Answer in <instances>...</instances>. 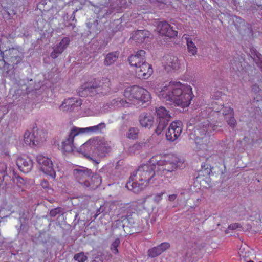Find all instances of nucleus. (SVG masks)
<instances>
[{
  "label": "nucleus",
  "mask_w": 262,
  "mask_h": 262,
  "mask_svg": "<svg viewBox=\"0 0 262 262\" xmlns=\"http://www.w3.org/2000/svg\"><path fill=\"white\" fill-rule=\"evenodd\" d=\"M106 124L101 122L97 125L86 128L73 127L68 135V137L62 142V149L64 153H70L74 150L75 147L73 140L75 137L79 134L89 133H101L102 130L105 128Z\"/></svg>",
  "instance_id": "7"
},
{
  "label": "nucleus",
  "mask_w": 262,
  "mask_h": 262,
  "mask_svg": "<svg viewBox=\"0 0 262 262\" xmlns=\"http://www.w3.org/2000/svg\"><path fill=\"white\" fill-rule=\"evenodd\" d=\"M149 32L146 30H137L133 35L132 38L137 43H142L148 37Z\"/></svg>",
  "instance_id": "26"
},
{
  "label": "nucleus",
  "mask_w": 262,
  "mask_h": 262,
  "mask_svg": "<svg viewBox=\"0 0 262 262\" xmlns=\"http://www.w3.org/2000/svg\"><path fill=\"white\" fill-rule=\"evenodd\" d=\"M177 195L175 194L169 195L168 200L170 201H173L177 198Z\"/></svg>",
  "instance_id": "52"
},
{
  "label": "nucleus",
  "mask_w": 262,
  "mask_h": 262,
  "mask_svg": "<svg viewBox=\"0 0 262 262\" xmlns=\"http://www.w3.org/2000/svg\"><path fill=\"white\" fill-rule=\"evenodd\" d=\"M157 29L159 34L162 36H165L169 38L177 36V32L166 21L159 22L157 25Z\"/></svg>",
  "instance_id": "16"
},
{
  "label": "nucleus",
  "mask_w": 262,
  "mask_h": 262,
  "mask_svg": "<svg viewBox=\"0 0 262 262\" xmlns=\"http://www.w3.org/2000/svg\"><path fill=\"white\" fill-rule=\"evenodd\" d=\"M64 49H63V47H61L59 45H57L56 47L53 48V51L51 53L50 56L53 59H55L60 54H61L64 51Z\"/></svg>",
  "instance_id": "33"
},
{
  "label": "nucleus",
  "mask_w": 262,
  "mask_h": 262,
  "mask_svg": "<svg viewBox=\"0 0 262 262\" xmlns=\"http://www.w3.org/2000/svg\"><path fill=\"white\" fill-rule=\"evenodd\" d=\"M165 62V69L170 71L171 69L177 70L180 68L178 58L172 55H166L164 57Z\"/></svg>",
  "instance_id": "20"
},
{
  "label": "nucleus",
  "mask_w": 262,
  "mask_h": 262,
  "mask_svg": "<svg viewBox=\"0 0 262 262\" xmlns=\"http://www.w3.org/2000/svg\"><path fill=\"white\" fill-rule=\"evenodd\" d=\"M249 54L262 71V55L254 48H250Z\"/></svg>",
  "instance_id": "25"
},
{
  "label": "nucleus",
  "mask_w": 262,
  "mask_h": 262,
  "mask_svg": "<svg viewBox=\"0 0 262 262\" xmlns=\"http://www.w3.org/2000/svg\"><path fill=\"white\" fill-rule=\"evenodd\" d=\"M247 262H253V261H252V260H250V261H247Z\"/></svg>",
  "instance_id": "62"
},
{
  "label": "nucleus",
  "mask_w": 262,
  "mask_h": 262,
  "mask_svg": "<svg viewBox=\"0 0 262 262\" xmlns=\"http://www.w3.org/2000/svg\"><path fill=\"white\" fill-rule=\"evenodd\" d=\"M70 25L72 26L73 28H74L75 26V25H73L72 24H70Z\"/></svg>",
  "instance_id": "60"
},
{
  "label": "nucleus",
  "mask_w": 262,
  "mask_h": 262,
  "mask_svg": "<svg viewBox=\"0 0 262 262\" xmlns=\"http://www.w3.org/2000/svg\"><path fill=\"white\" fill-rule=\"evenodd\" d=\"M252 90L255 93H257L260 90V89L256 84H255L252 86Z\"/></svg>",
  "instance_id": "51"
},
{
  "label": "nucleus",
  "mask_w": 262,
  "mask_h": 262,
  "mask_svg": "<svg viewBox=\"0 0 262 262\" xmlns=\"http://www.w3.org/2000/svg\"><path fill=\"white\" fill-rule=\"evenodd\" d=\"M16 83L22 90H25V94H29L34 90V88L32 85V83H29L28 85H27V83H29L28 79H20L17 80Z\"/></svg>",
  "instance_id": "27"
},
{
  "label": "nucleus",
  "mask_w": 262,
  "mask_h": 262,
  "mask_svg": "<svg viewBox=\"0 0 262 262\" xmlns=\"http://www.w3.org/2000/svg\"><path fill=\"white\" fill-rule=\"evenodd\" d=\"M108 41H104L103 43L100 45V46L97 49V52L98 53H100L102 52V50L104 49L106 45H107Z\"/></svg>",
  "instance_id": "48"
},
{
  "label": "nucleus",
  "mask_w": 262,
  "mask_h": 262,
  "mask_svg": "<svg viewBox=\"0 0 262 262\" xmlns=\"http://www.w3.org/2000/svg\"><path fill=\"white\" fill-rule=\"evenodd\" d=\"M119 52L118 51L112 52L106 54L104 60V64L109 66L116 62L119 56Z\"/></svg>",
  "instance_id": "28"
},
{
  "label": "nucleus",
  "mask_w": 262,
  "mask_h": 262,
  "mask_svg": "<svg viewBox=\"0 0 262 262\" xmlns=\"http://www.w3.org/2000/svg\"><path fill=\"white\" fill-rule=\"evenodd\" d=\"M74 259L78 262H85L88 259V257L83 252L76 253L74 255Z\"/></svg>",
  "instance_id": "36"
},
{
  "label": "nucleus",
  "mask_w": 262,
  "mask_h": 262,
  "mask_svg": "<svg viewBox=\"0 0 262 262\" xmlns=\"http://www.w3.org/2000/svg\"><path fill=\"white\" fill-rule=\"evenodd\" d=\"M16 178H17V179H18V180L20 183H21V182L20 181V180H23V179L20 177H19H19H17Z\"/></svg>",
  "instance_id": "58"
},
{
  "label": "nucleus",
  "mask_w": 262,
  "mask_h": 262,
  "mask_svg": "<svg viewBox=\"0 0 262 262\" xmlns=\"http://www.w3.org/2000/svg\"><path fill=\"white\" fill-rule=\"evenodd\" d=\"M221 112L222 115L224 116L225 118L230 115H234V111L229 106H225L224 105L223 108H222Z\"/></svg>",
  "instance_id": "34"
},
{
  "label": "nucleus",
  "mask_w": 262,
  "mask_h": 262,
  "mask_svg": "<svg viewBox=\"0 0 262 262\" xmlns=\"http://www.w3.org/2000/svg\"><path fill=\"white\" fill-rule=\"evenodd\" d=\"M141 149H142L140 146V144H138V143H137L130 147L129 151L135 152L136 151H139Z\"/></svg>",
  "instance_id": "45"
},
{
  "label": "nucleus",
  "mask_w": 262,
  "mask_h": 262,
  "mask_svg": "<svg viewBox=\"0 0 262 262\" xmlns=\"http://www.w3.org/2000/svg\"><path fill=\"white\" fill-rule=\"evenodd\" d=\"M111 82L107 78H103L101 80L95 79L87 83L79 88L77 93L81 97L88 95L94 96L96 94L106 95L110 91Z\"/></svg>",
  "instance_id": "5"
},
{
  "label": "nucleus",
  "mask_w": 262,
  "mask_h": 262,
  "mask_svg": "<svg viewBox=\"0 0 262 262\" xmlns=\"http://www.w3.org/2000/svg\"><path fill=\"white\" fill-rule=\"evenodd\" d=\"M102 23L100 20H95L93 22H88L86 23V26L90 30L95 33H98L102 29Z\"/></svg>",
  "instance_id": "29"
},
{
  "label": "nucleus",
  "mask_w": 262,
  "mask_h": 262,
  "mask_svg": "<svg viewBox=\"0 0 262 262\" xmlns=\"http://www.w3.org/2000/svg\"><path fill=\"white\" fill-rule=\"evenodd\" d=\"M139 129L136 127H131L127 133V137L129 139H135L138 137Z\"/></svg>",
  "instance_id": "35"
},
{
  "label": "nucleus",
  "mask_w": 262,
  "mask_h": 262,
  "mask_svg": "<svg viewBox=\"0 0 262 262\" xmlns=\"http://www.w3.org/2000/svg\"><path fill=\"white\" fill-rule=\"evenodd\" d=\"M73 174L79 183L89 190L96 189L101 183V176L93 173L91 169L86 167H80L74 169Z\"/></svg>",
  "instance_id": "6"
},
{
  "label": "nucleus",
  "mask_w": 262,
  "mask_h": 262,
  "mask_svg": "<svg viewBox=\"0 0 262 262\" xmlns=\"http://www.w3.org/2000/svg\"><path fill=\"white\" fill-rule=\"evenodd\" d=\"M155 164H144L140 166L130 176L129 181L126 184V187L138 193L144 189L157 174Z\"/></svg>",
  "instance_id": "3"
},
{
  "label": "nucleus",
  "mask_w": 262,
  "mask_h": 262,
  "mask_svg": "<svg viewBox=\"0 0 262 262\" xmlns=\"http://www.w3.org/2000/svg\"><path fill=\"white\" fill-rule=\"evenodd\" d=\"M77 11V10H75L73 12V13L72 14V16L71 17V19L72 21H74V20H76L75 19V13Z\"/></svg>",
  "instance_id": "55"
},
{
  "label": "nucleus",
  "mask_w": 262,
  "mask_h": 262,
  "mask_svg": "<svg viewBox=\"0 0 262 262\" xmlns=\"http://www.w3.org/2000/svg\"><path fill=\"white\" fill-rule=\"evenodd\" d=\"M61 212V208L57 207L52 209L50 212V215L51 217H55L57 214H59Z\"/></svg>",
  "instance_id": "44"
},
{
  "label": "nucleus",
  "mask_w": 262,
  "mask_h": 262,
  "mask_svg": "<svg viewBox=\"0 0 262 262\" xmlns=\"http://www.w3.org/2000/svg\"><path fill=\"white\" fill-rule=\"evenodd\" d=\"M16 165L18 169L24 173L30 172L33 166L32 160L28 157H18Z\"/></svg>",
  "instance_id": "17"
},
{
  "label": "nucleus",
  "mask_w": 262,
  "mask_h": 262,
  "mask_svg": "<svg viewBox=\"0 0 262 262\" xmlns=\"http://www.w3.org/2000/svg\"><path fill=\"white\" fill-rule=\"evenodd\" d=\"M118 224L122 223L121 226L124 228L125 226L129 228L133 227L135 224V217L133 215H128L127 216H123L117 220Z\"/></svg>",
  "instance_id": "24"
},
{
  "label": "nucleus",
  "mask_w": 262,
  "mask_h": 262,
  "mask_svg": "<svg viewBox=\"0 0 262 262\" xmlns=\"http://www.w3.org/2000/svg\"><path fill=\"white\" fill-rule=\"evenodd\" d=\"M106 208L105 205H101L99 208L97 209L96 213L93 216L94 219H96L101 213L105 212Z\"/></svg>",
  "instance_id": "40"
},
{
  "label": "nucleus",
  "mask_w": 262,
  "mask_h": 262,
  "mask_svg": "<svg viewBox=\"0 0 262 262\" xmlns=\"http://www.w3.org/2000/svg\"><path fill=\"white\" fill-rule=\"evenodd\" d=\"M146 52L143 50H140L136 52L135 55H131L128 60L132 66L136 68L145 61V55Z\"/></svg>",
  "instance_id": "19"
},
{
  "label": "nucleus",
  "mask_w": 262,
  "mask_h": 262,
  "mask_svg": "<svg viewBox=\"0 0 262 262\" xmlns=\"http://www.w3.org/2000/svg\"><path fill=\"white\" fill-rule=\"evenodd\" d=\"M187 45L189 53L194 55L196 53L197 48L191 38H187Z\"/></svg>",
  "instance_id": "32"
},
{
  "label": "nucleus",
  "mask_w": 262,
  "mask_h": 262,
  "mask_svg": "<svg viewBox=\"0 0 262 262\" xmlns=\"http://www.w3.org/2000/svg\"><path fill=\"white\" fill-rule=\"evenodd\" d=\"M228 125L231 128H234L237 124L236 120L235 119L234 115H230L225 118Z\"/></svg>",
  "instance_id": "38"
},
{
  "label": "nucleus",
  "mask_w": 262,
  "mask_h": 262,
  "mask_svg": "<svg viewBox=\"0 0 262 262\" xmlns=\"http://www.w3.org/2000/svg\"><path fill=\"white\" fill-rule=\"evenodd\" d=\"M157 128L155 133L160 135L169 124L171 118L169 111L163 106L156 108Z\"/></svg>",
  "instance_id": "11"
},
{
  "label": "nucleus",
  "mask_w": 262,
  "mask_h": 262,
  "mask_svg": "<svg viewBox=\"0 0 262 262\" xmlns=\"http://www.w3.org/2000/svg\"><path fill=\"white\" fill-rule=\"evenodd\" d=\"M163 192H161L160 193L157 194L154 198V201L155 202L158 203L162 199V195H163Z\"/></svg>",
  "instance_id": "49"
},
{
  "label": "nucleus",
  "mask_w": 262,
  "mask_h": 262,
  "mask_svg": "<svg viewBox=\"0 0 262 262\" xmlns=\"http://www.w3.org/2000/svg\"><path fill=\"white\" fill-rule=\"evenodd\" d=\"M139 121L142 127L150 128L154 124V118L150 113H143L139 117Z\"/></svg>",
  "instance_id": "22"
},
{
  "label": "nucleus",
  "mask_w": 262,
  "mask_h": 262,
  "mask_svg": "<svg viewBox=\"0 0 262 262\" xmlns=\"http://www.w3.org/2000/svg\"><path fill=\"white\" fill-rule=\"evenodd\" d=\"M207 114L204 111L201 116H196L191 119L188 123V127L193 126L194 141L199 149L206 150L210 143V137L212 132L216 130L217 126L210 123L208 119L203 116Z\"/></svg>",
  "instance_id": "2"
},
{
  "label": "nucleus",
  "mask_w": 262,
  "mask_h": 262,
  "mask_svg": "<svg viewBox=\"0 0 262 262\" xmlns=\"http://www.w3.org/2000/svg\"><path fill=\"white\" fill-rule=\"evenodd\" d=\"M128 102L125 99L119 97L113 99L111 101V105L113 106L114 107H120L124 106Z\"/></svg>",
  "instance_id": "31"
},
{
  "label": "nucleus",
  "mask_w": 262,
  "mask_h": 262,
  "mask_svg": "<svg viewBox=\"0 0 262 262\" xmlns=\"http://www.w3.org/2000/svg\"><path fill=\"white\" fill-rule=\"evenodd\" d=\"M129 116L127 114H123L121 117V118L123 120H124L123 123L125 124L126 123V121L128 119Z\"/></svg>",
  "instance_id": "53"
},
{
  "label": "nucleus",
  "mask_w": 262,
  "mask_h": 262,
  "mask_svg": "<svg viewBox=\"0 0 262 262\" xmlns=\"http://www.w3.org/2000/svg\"><path fill=\"white\" fill-rule=\"evenodd\" d=\"M138 143V144H140V146L142 149L143 148H146L149 146V140L148 139H147L146 140L144 139L143 141Z\"/></svg>",
  "instance_id": "43"
},
{
  "label": "nucleus",
  "mask_w": 262,
  "mask_h": 262,
  "mask_svg": "<svg viewBox=\"0 0 262 262\" xmlns=\"http://www.w3.org/2000/svg\"><path fill=\"white\" fill-rule=\"evenodd\" d=\"M46 234H40L37 238V240H38L37 242L39 244L40 243H42V244L46 243L47 242V240L46 239H43V238H46Z\"/></svg>",
  "instance_id": "46"
},
{
  "label": "nucleus",
  "mask_w": 262,
  "mask_h": 262,
  "mask_svg": "<svg viewBox=\"0 0 262 262\" xmlns=\"http://www.w3.org/2000/svg\"><path fill=\"white\" fill-rule=\"evenodd\" d=\"M170 247V244L167 242H164L157 247H154L148 251V255L151 257H156Z\"/></svg>",
  "instance_id": "21"
},
{
  "label": "nucleus",
  "mask_w": 262,
  "mask_h": 262,
  "mask_svg": "<svg viewBox=\"0 0 262 262\" xmlns=\"http://www.w3.org/2000/svg\"><path fill=\"white\" fill-rule=\"evenodd\" d=\"M82 147L85 150H92L90 153L85 154L84 156L97 164L99 163L100 159L105 157L111 149L110 142L106 141L104 138L92 142L89 141L83 144Z\"/></svg>",
  "instance_id": "4"
},
{
  "label": "nucleus",
  "mask_w": 262,
  "mask_h": 262,
  "mask_svg": "<svg viewBox=\"0 0 262 262\" xmlns=\"http://www.w3.org/2000/svg\"><path fill=\"white\" fill-rule=\"evenodd\" d=\"M124 95L129 100L136 99L138 103L141 105L147 103L150 100L149 92L142 87L133 85L126 88L124 92Z\"/></svg>",
  "instance_id": "9"
},
{
  "label": "nucleus",
  "mask_w": 262,
  "mask_h": 262,
  "mask_svg": "<svg viewBox=\"0 0 262 262\" xmlns=\"http://www.w3.org/2000/svg\"><path fill=\"white\" fill-rule=\"evenodd\" d=\"M245 64L244 60H241L238 57H234L230 60V70L231 71L235 72L242 71Z\"/></svg>",
  "instance_id": "23"
},
{
  "label": "nucleus",
  "mask_w": 262,
  "mask_h": 262,
  "mask_svg": "<svg viewBox=\"0 0 262 262\" xmlns=\"http://www.w3.org/2000/svg\"><path fill=\"white\" fill-rule=\"evenodd\" d=\"M224 104L222 100L220 99H216L212 101L211 104L212 112L214 113H220L222 108H223Z\"/></svg>",
  "instance_id": "30"
},
{
  "label": "nucleus",
  "mask_w": 262,
  "mask_h": 262,
  "mask_svg": "<svg viewBox=\"0 0 262 262\" xmlns=\"http://www.w3.org/2000/svg\"><path fill=\"white\" fill-rule=\"evenodd\" d=\"M81 104V99L71 97L64 100L59 108L63 111L71 112L77 110Z\"/></svg>",
  "instance_id": "15"
},
{
  "label": "nucleus",
  "mask_w": 262,
  "mask_h": 262,
  "mask_svg": "<svg viewBox=\"0 0 262 262\" xmlns=\"http://www.w3.org/2000/svg\"><path fill=\"white\" fill-rule=\"evenodd\" d=\"M259 262H262V261H259Z\"/></svg>",
  "instance_id": "63"
},
{
  "label": "nucleus",
  "mask_w": 262,
  "mask_h": 262,
  "mask_svg": "<svg viewBox=\"0 0 262 262\" xmlns=\"http://www.w3.org/2000/svg\"><path fill=\"white\" fill-rule=\"evenodd\" d=\"M182 123L180 121L172 122L166 133V137L170 141H176L182 132Z\"/></svg>",
  "instance_id": "14"
},
{
  "label": "nucleus",
  "mask_w": 262,
  "mask_h": 262,
  "mask_svg": "<svg viewBox=\"0 0 262 262\" xmlns=\"http://www.w3.org/2000/svg\"><path fill=\"white\" fill-rule=\"evenodd\" d=\"M261 102H262V101H261Z\"/></svg>",
  "instance_id": "64"
},
{
  "label": "nucleus",
  "mask_w": 262,
  "mask_h": 262,
  "mask_svg": "<svg viewBox=\"0 0 262 262\" xmlns=\"http://www.w3.org/2000/svg\"><path fill=\"white\" fill-rule=\"evenodd\" d=\"M158 96L163 100L182 107L188 106L193 96L191 88L180 82H169L159 91Z\"/></svg>",
  "instance_id": "1"
},
{
  "label": "nucleus",
  "mask_w": 262,
  "mask_h": 262,
  "mask_svg": "<svg viewBox=\"0 0 262 262\" xmlns=\"http://www.w3.org/2000/svg\"><path fill=\"white\" fill-rule=\"evenodd\" d=\"M202 170L204 169L205 171H206V173H209L210 169L209 168V165H202Z\"/></svg>",
  "instance_id": "50"
},
{
  "label": "nucleus",
  "mask_w": 262,
  "mask_h": 262,
  "mask_svg": "<svg viewBox=\"0 0 262 262\" xmlns=\"http://www.w3.org/2000/svg\"><path fill=\"white\" fill-rule=\"evenodd\" d=\"M4 210V208H2L0 209V217L1 218L6 217L8 216V215L3 214V211Z\"/></svg>",
  "instance_id": "56"
},
{
  "label": "nucleus",
  "mask_w": 262,
  "mask_h": 262,
  "mask_svg": "<svg viewBox=\"0 0 262 262\" xmlns=\"http://www.w3.org/2000/svg\"><path fill=\"white\" fill-rule=\"evenodd\" d=\"M0 56L2 58L0 62L4 63V65L11 66L13 68L16 69L17 65L22 61L24 53L17 49L12 48L1 52Z\"/></svg>",
  "instance_id": "10"
},
{
  "label": "nucleus",
  "mask_w": 262,
  "mask_h": 262,
  "mask_svg": "<svg viewBox=\"0 0 262 262\" xmlns=\"http://www.w3.org/2000/svg\"><path fill=\"white\" fill-rule=\"evenodd\" d=\"M126 127V125H123L121 127V130H125V128Z\"/></svg>",
  "instance_id": "57"
},
{
  "label": "nucleus",
  "mask_w": 262,
  "mask_h": 262,
  "mask_svg": "<svg viewBox=\"0 0 262 262\" xmlns=\"http://www.w3.org/2000/svg\"><path fill=\"white\" fill-rule=\"evenodd\" d=\"M155 167L157 175L171 179L175 177V170L178 167V162L176 159L161 160L157 162Z\"/></svg>",
  "instance_id": "8"
},
{
  "label": "nucleus",
  "mask_w": 262,
  "mask_h": 262,
  "mask_svg": "<svg viewBox=\"0 0 262 262\" xmlns=\"http://www.w3.org/2000/svg\"><path fill=\"white\" fill-rule=\"evenodd\" d=\"M153 70L151 65L146 61L138 66L136 69V74L139 78L147 79L152 73Z\"/></svg>",
  "instance_id": "18"
},
{
  "label": "nucleus",
  "mask_w": 262,
  "mask_h": 262,
  "mask_svg": "<svg viewBox=\"0 0 262 262\" xmlns=\"http://www.w3.org/2000/svg\"><path fill=\"white\" fill-rule=\"evenodd\" d=\"M120 243V239L119 238H116L112 244L111 249L114 253L116 254L118 253V251L117 247L119 246Z\"/></svg>",
  "instance_id": "39"
},
{
  "label": "nucleus",
  "mask_w": 262,
  "mask_h": 262,
  "mask_svg": "<svg viewBox=\"0 0 262 262\" xmlns=\"http://www.w3.org/2000/svg\"><path fill=\"white\" fill-rule=\"evenodd\" d=\"M70 41V40L69 38L64 37L61 40L58 45L61 47H63V49L65 50L69 45Z\"/></svg>",
  "instance_id": "42"
},
{
  "label": "nucleus",
  "mask_w": 262,
  "mask_h": 262,
  "mask_svg": "<svg viewBox=\"0 0 262 262\" xmlns=\"http://www.w3.org/2000/svg\"><path fill=\"white\" fill-rule=\"evenodd\" d=\"M41 185L42 186V187L47 188L49 184H48V182H47V181L43 180L42 181Z\"/></svg>",
  "instance_id": "54"
},
{
  "label": "nucleus",
  "mask_w": 262,
  "mask_h": 262,
  "mask_svg": "<svg viewBox=\"0 0 262 262\" xmlns=\"http://www.w3.org/2000/svg\"><path fill=\"white\" fill-rule=\"evenodd\" d=\"M46 134L42 130L33 127L31 132L27 130L24 134L25 143L30 146H37L46 140Z\"/></svg>",
  "instance_id": "12"
},
{
  "label": "nucleus",
  "mask_w": 262,
  "mask_h": 262,
  "mask_svg": "<svg viewBox=\"0 0 262 262\" xmlns=\"http://www.w3.org/2000/svg\"><path fill=\"white\" fill-rule=\"evenodd\" d=\"M239 20H240V23L242 24V23H243L244 26L245 27V30L246 31V33H251L252 32V26L251 25L248 23H245L244 20L243 19H242L241 18H239Z\"/></svg>",
  "instance_id": "41"
},
{
  "label": "nucleus",
  "mask_w": 262,
  "mask_h": 262,
  "mask_svg": "<svg viewBox=\"0 0 262 262\" xmlns=\"http://www.w3.org/2000/svg\"><path fill=\"white\" fill-rule=\"evenodd\" d=\"M36 160L40 166V170L52 178L56 177V172L52 161L48 157L42 155H37Z\"/></svg>",
  "instance_id": "13"
},
{
  "label": "nucleus",
  "mask_w": 262,
  "mask_h": 262,
  "mask_svg": "<svg viewBox=\"0 0 262 262\" xmlns=\"http://www.w3.org/2000/svg\"><path fill=\"white\" fill-rule=\"evenodd\" d=\"M109 11H110V12L107 11V12H106V14H111V10H110Z\"/></svg>",
  "instance_id": "59"
},
{
  "label": "nucleus",
  "mask_w": 262,
  "mask_h": 262,
  "mask_svg": "<svg viewBox=\"0 0 262 262\" xmlns=\"http://www.w3.org/2000/svg\"><path fill=\"white\" fill-rule=\"evenodd\" d=\"M103 254L100 252H97L92 254L93 260L92 262H103Z\"/></svg>",
  "instance_id": "37"
},
{
  "label": "nucleus",
  "mask_w": 262,
  "mask_h": 262,
  "mask_svg": "<svg viewBox=\"0 0 262 262\" xmlns=\"http://www.w3.org/2000/svg\"><path fill=\"white\" fill-rule=\"evenodd\" d=\"M30 81L33 83V80L32 79H30Z\"/></svg>",
  "instance_id": "61"
},
{
  "label": "nucleus",
  "mask_w": 262,
  "mask_h": 262,
  "mask_svg": "<svg viewBox=\"0 0 262 262\" xmlns=\"http://www.w3.org/2000/svg\"><path fill=\"white\" fill-rule=\"evenodd\" d=\"M240 227H241L240 224L237 223H235L231 224L228 226V229H230V230H235L236 229H237V228H239Z\"/></svg>",
  "instance_id": "47"
}]
</instances>
